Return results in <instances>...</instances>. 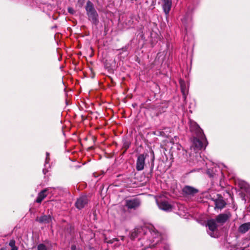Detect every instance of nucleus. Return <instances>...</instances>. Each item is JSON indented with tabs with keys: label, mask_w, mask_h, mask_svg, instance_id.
I'll return each instance as SVG.
<instances>
[{
	"label": "nucleus",
	"mask_w": 250,
	"mask_h": 250,
	"mask_svg": "<svg viewBox=\"0 0 250 250\" xmlns=\"http://www.w3.org/2000/svg\"><path fill=\"white\" fill-rule=\"evenodd\" d=\"M217 196V198L214 200L215 208L222 209L225 207L226 203L221 196L218 194Z\"/></svg>",
	"instance_id": "13"
},
{
	"label": "nucleus",
	"mask_w": 250,
	"mask_h": 250,
	"mask_svg": "<svg viewBox=\"0 0 250 250\" xmlns=\"http://www.w3.org/2000/svg\"><path fill=\"white\" fill-rule=\"evenodd\" d=\"M117 239H114L113 240H110L109 242H108V243H113L115 241H117Z\"/></svg>",
	"instance_id": "27"
},
{
	"label": "nucleus",
	"mask_w": 250,
	"mask_h": 250,
	"mask_svg": "<svg viewBox=\"0 0 250 250\" xmlns=\"http://www.w3.org/2000/svg\"><path fill=\"white\" fill-rule=\"evenodd\" d=\"M183 191L187 195H194L198 190L192 187L186 186L183 188Z\"/></svg>",
	"instance_id": "14"
},
{
	"label": "nucleus",
	"mask_w": 250,
	"mask_h": 250,
	"mask_svg": "<svg viewBox=\"0 0 250 250\" xmlns=\"http://www.w3.org/2000/svg\"><path fill=\"white\" fill-rule=\"evenodd\" d=\"M146 232H149V229L145 228V226L137 227L132 230L130 237L131 239H134L136 238H138L140 240L144 239L143 236H144V233Z\"/></svg>",
	"instance_id": "4"
},
{
	"label": "nucleus",
	"mask_w": 250,
	"mask_h": 250,
	"mask_svg": "<svg viewBox=\"0 0 250 250\" xmlns=\"http://www.w3.org/2000/svg\"><path fill=\"white\" fill-rule=\"evenodd\" d=\"M191 149L193 148L194 151H197L203 148H205L208 145V141L205 136V139L196 136V137H193Z\"/></svg>",
	"instance_id": "3"
},
{
	"label": "nucleus",
	"mask_w": 250,
	"mask_h": 250,
	"mask_svg": "<svg viewBox=\"0 0 250 250\" xmlns=\"http://www.w3.org/2000/svg\"><path fill=\"white\" fill-rule=\"evenodd\" d=\"M85 10L89 20L92 23L97 25L99 22L98 14L94 7L93 4L89 0L86 2Z\"/></svg>",
	"instance_id": "2"
},
{
	"label": "nucleus",
	"mask_w": 250,
	"mask_h": 250,
	"mask_svg": "<svg viewBox=\"0 0 250 250\" xmlns=\"http://www.w3.org/2000/svg\"><path fill=\"white\" fill-rule=\"evenodd\" d=\"M180 85H181V91L182 92L183 97L185 101L186 99V97L188 94V91L186 87V84L184 82H182V81L180 82Z\"/></svg>",
	"instance_id": "19"
},
{
	"label": "nucleus",
	"mask_w": 250,
	"mask_h": 250,
	"mask_svg": "<svg viewBox=\"0 0 250 250\" xmlns=\"http://www.w3.org/2000/svg\"><path fill=\"white\" fill-rule=\"evenodd\" d=\"M172 6L171 0H162V6L166 15H168Z\"/></svg>",
	"instance_id": "12"
},
{
	"label": "nucleus",
	"mask_w": 250,
	"mask_h": 250,
	"mask_svg": "<svg viewBox=\"0 0 250 250\" xmlns=\"http://www.w3.org/2000/svg\"><path fill=\"white\" fill-rule=\"evenodd\" d=\"M145 240L146 241V239H145ZM145 244H146V247H149V246H146V244H147V242H146H146H144V245H145Z\"/></svg>",
	"instance_id": "29"
},
{
	"label": "nucleus",
	"mask_w": 250,
	"mask_h": 250,
	"mask_svg": "<svg viewBox=\"0 0 250 250\" xmlns=\"http://www.w3.org/2000/svg\"><path fill=\"white\" fill-rule=\"evenodd\" d=\"M145 240L146 241V239H145ZM145 244H146V247H149V246H146V244H147V242H146H146H144V245H145Z\"/></svg>",
	"instance_id": "30"
},
{
	"label": "nucleus",
	"mask_w": 250,
	"mask_h": 250,
	"mask_svg": "<svg viewBox=\"0 0 250 250\" xmlns=\"http://www.w3.org/2000/svg\"><path fill=\"white\" fill-rule=\"evenodd\" d=\"M36 221L42 224H47L51 222L52 218L50 215H43L37 218Z\"/></svg>",
	"instance_id": "17"
},
{
	"label": "nucleus",
	"mask_w": 250,
	"mask_h": 250,
	"mask_svg": "<svg viewBox=\"0 0 250 250\" xmlns=\"http://www.w3.org/2000/svg\"><path fill=\"white\" fill-rule=\"evenodd\" d=\"M121 240H124V236H121Z\"/></svg>",
	"instance_id": "31"
},
{
	"label": "nucleus",
	"mask_w": 250,
	"mask_h": 250,
	"mask_svg": "<svg viewBox=\"0 0 250 250\" xmlns=\"http://www.w3.org/2000/svg\"><path fill=\"white\" fill-rule=\"evenodd\" d=\"M189 127L191 131L196 134L197 137L205 139V134L203 130L196 123L190 121L189 122Z\"/></svg>",
	"instance_id": "5"
},
{
	"label": "nucleus",
	"mask_w": 250,
	"mask_h": 250,
	"mask_svg": "<svg viewBox=\"0 0 250 250\" xmlns=\"http://www.w3.org/2000/svg\"><path fill=\"white\" fill-rule=\"evenodd\" d=\"M238 184L241 189H245L248 186V184L245 181L241 180L238 181Z\"/></svg>",
	"instance_id": "23"
},
{
	"label": "nucleus",
	"mask_w": 250,
	"mask_h": 250,
	"mask_svg": "<svg viewBox=\"0 0 250 250\" xmlns=\"http://www.w3.org/2000/svg\"><path fill=\"white\" fill-rule=\"evenodd\" d=\"M231 215L229 212H227L218 215L215 220L217 223L223 224L226 222L231 217Z\"/></svg>",
	"instance_id": "9"
},
{
	"label": "nucleus",
	"mask_w": 250,
	"mask_h": 250,
	"mask_svg": "<svg viewBox=\"0 0 250 250\" xmlns=\"http://www.w3.org/2000/svg\"><path fill=\"white\" fill-rule=\"evenodd\" d=\"M140 205V201L137 198H134L125 201V206L128 209H136Z\"/></svg>",
	"instance_id": "10"
},
{
	"label": "nucleus",
	"mask_w": 250,
	"mask_h": 250,
	"mask_svg": "<svg viewBox=\"0 0 250 250\" xmlns=\"http://www.w3.org/2000/svg\"><path fill=\"white\" fill-rule=\"evenodd\" d=\"M68 10L70 13L73 14L74 10L72 8H68Z\"/></svg>",
	"instance_id": "26"
},
{
	"label": "nucleus",
	"mask_w": 250,
	"mask_h": 250,
	"mask_svg": "<svg viewBox=\"0 0 250 250\" xmlns=\"http://www.w3.org/2000/svg\"><path fill=\"white\" fill-rule=\"evenodd\" d=\"M71 250H80V249H77L75 245H72L71 247Z\"/></svg>",
	"instance_id": "24"
},
{
	"label": "nucleus",
	"mask_w": 250,
	"mask_h": 250,
	"mask_svg": "<svg viewBox=\"0 0 250 250\" xmlns=\"http://www.w3.org/2000/svg\"><path fill=\"white\" fill-rule=\"evenodd\" d=\"M207 173L210 177H213V174L210 172V169L208 170Z\"/></svg>",
	"instance_id": "25"
},
{
	"label": "nucleus",
	"mask_w": 250,
	"mask_h": 250,
	"mask_svg": "<svg viewBox=\"0 0 250 250\" xmlns=\"http://www.w3.org/2000/svg\"><path fill=\"white\" fill-rule=\"evenodd\" d=\"M146 155L142 154L139 155L137 159L136 168L138 171H141L144 168L145 160Z\"/></svg>",
	"instance_id": "7"
},
{
	"label": "nucleus",
	"mask_w": 250,
	"mask_h": 250,
	"mask_svg": "<svg viewBox=\"0 0 250 250\" xmlns=\"http://www.w3.org/2000/svg\"><path fill=\"white\" fill-rule=\"evenodd\" d=\"M88 199L86 195H83L78 198L75 203L76 208L79 209L83 208L88 203Z\"/></svg>",
	"instance_id": "11"
},
{
	"label": "nucleus",
	"mask_w": 250,
	"mask_h": 250,
	"mask_svg": "<svg viewBox=\"0 0 250 250\" xmlns=\"http://www.w3.org/2000/svg\"><path fill=\"white\" fill-rule=\"evenodd\" d=\"M0 250H5L4 249H3V248H1V249H0Z\"/></svg>",
	"instance_id": "32"
},
{
	"label": "nucleus",
	"mask_w": 250,
	"mask_h": 250,
	"mask_svg": "<svg viewBox=\"0 0 250 250\" xmlns=\"http://www.w3.org/2000/svg\"><path fill=\"white\" fill-rule=\"evenodd\" d=\"M157 204L160 209L165 211H170L171 205L166 200L157 199Z\"/></svg>",
	"instance_id": "8"
},
{
	"label": "nucleus",
	"mask_w": 250,
	"mask_h": 250,
	"mask_svg": "<svg viewBox=\"0 0 250 250\" xmlns=\"http://www.w3.org/2000/svg\"><path fill=\"white\" fill-rule=\"evenodd\" d=\"M49 161H50L49 153L48 152H46V159H45V164H44L45 167L42 170V172L44 174H45L48 172V171L46 170V167H47L46 165L48 163Z\"/></svg>",
	"instance_id": "20"
},
{
	"label": "nucleus",
	"mask_w": 250,
	"mask_h": 250,
	"mask_svg": "<svg viewBox=\"0 0 250 250\" xmlns=\"http://www.w3.org/2000/svg\"><path fill=\"white\" fill-rule=\"evenodd\" d=\"M216 221L215 219H210L207 221V226L208 227L209 231L208 234L212 237L215 238L217 235L214 233L216 231L217 225L216 224Z\"/></svg>",
	"instance_id": "6"
},
{
	"label": "nucleus",
	"mask_w": 250,
	"mask_h": 250,
	"mask_svg": "<svg viewBox=\"0 0 250 250\" xmlns=\"http://www.w3.org/2000/svg\"><path fill=\"white\" fill-rule=\"evenodd\" d=\"M9 246L11 248V250H18V248L16 246V242L14 239L10 241Z\"/></svg>",
	"instance_id": "22"
},
{
	"label": "nucleus",
	"mask_w": 250,
	"mask_h": 250,
	"mask_svg": "<svg viewBox=\"0 0 250 250\" xmlns=\"http://www.w3.org/2000/svg\"><path fill=\"white\" fill-rule=\"evenodd\" d=\"M250 229V222L246 223L241 225L238 229V230L242 233H245Z\"/></svg>",
	"instance_id": "18"
},
{
	"label": "nucleus",
	"mask_w": 250,
	"mask_h": 250,
	"mask_svg": "<svg viewBox=\"0 0 250 250\" xmlns=\"http://www.w3.org/2000/svg\"><path fill=\"white\" fill-rule=\"evenodd\" d=\"M182 23L183 24L185 30H187L188 28L190 26L191 23V19L187 13L185 17L181 20Z\"/></svg>",
	"instance_id": "15"
},
{
	"label": "nucleus",
	"mask_w": 250,
	"mask_h": 250,
	"mask_svg": "<svg viewBox=\"0 0 250 250\" xmlns=\"http://www.w3.org/2000/svg\"><path fill=\"white\" fill-rule=\"evenodd\" d=\"M93 175L95 177H97L98 176L96 175V173H93Z\"/></svg>",
	"instance_id": "28"
},
{
	"label": "nucleus",
	"mask_w": 250,
	"mask_h": 250,
	"mask_svg": "<svg viewBox=\"0 0 250 250\" xmlns=\"http://www.w3.org/2000/svg\"><path fill=\"white\" fill-rule=\"evenodd\" d=\"M145 228L149 229V232L144 233V239L146 240V246L154 247L161 240V234L152 225L145 226Z\"/></svg>",
	"instance_id": "1"
},
{
	"label": "nucleus",
	"mask_w": 250,
	"mask_h": 250,
	"mask_svg": "<svg viewBox=\"0 0 250 250\" xmlns=\"http://www.w3.org/2000/svg\"><path fill=\"white\" fill-rule=\"evenodd\" d=\"M49 190V188H45L42 190L38 195V197L36 200V202L38 203H41L42 201L47 196V192Z\"/></svg>",
	"instance_id": "16"
},
{
	"label": "nucleus",
	"mask_w": 250,
	"mask_h": 250,
	"mask_svg": "<svg viewBox=\"0 0 250 250\" xmlns=\"http://www.w3.org/2000/svg\"><path fill=\"white\" fill-rule=\"evenodd\" d=\"M38 250H50V248L44 244L41 243L37 246Z\"/></svg>",
	"instance_id": "21"
}]
</instances>
